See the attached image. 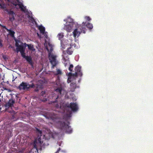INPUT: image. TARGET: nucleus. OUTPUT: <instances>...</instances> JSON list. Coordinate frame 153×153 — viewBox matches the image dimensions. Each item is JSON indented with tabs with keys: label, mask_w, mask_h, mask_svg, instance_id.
<instances>
[{
	"label": "nucleus",
	"mask_w": 153,
	"mask_h": 153,
	"mask_svg": "<svg viewBox=\"0 0 153 153\" xmlns=\"http://www.w3.org/2000/svg\"><path fill=\"white\" fill-rule=\"evenodd\" d=\"M53 45L50 43L48 42V46H46V49L48 52V56L49 61L52 65L51 68H53L58 63V61L56 59L57 56L52 52L53 50Z\"/></svg>",
	"instance_id": "nucleus-1"
},
{
	"label": "nucleus",
	"mask_w": 153,
	"mask_h": 153,
	"mask_svg": "<svg viewBox=\"0 0 153 153\" xmlns=\"http://www.w3.org/2000/svg\"><path fill=\"white\" fill-rule=\"evenodd\" d=\"M35 87L36 88L34 89L35 91L37 92L39 89H42V85L37 84L35 85L33 83L29 85L28 83L22 82L18 86L17 88L20 90L28 91L30 88H33Z\"/></svg>",
	"instance_id": "nucleus-2"
},
{
	"label": "nucleus",
	"mask_w": 153,
	"mask_h": 153,
	"mask_svg": "<svg viewBox=\"0 0 153 153\" xmlns=\"http://www.w3.org/2000/svg\"><path fill=\"white\" fill-rule=\"evenodd\" d=\"M57 125L59 128L65 131V132L70 134L72 132V129L71 126L67 125L64 122L59 121L57 123Z\"/></svg>",
	"instance_id": "nucleus-3"
},
{
	"label": "nucleus",
	"mask_w": 153,
	"mask_h": 153,
	"mask_svg": "<svg viewBox=\"0 0 153 153\" xmlns=\"http://www.w3.org/2000/svg\"><path fill=\"white\" fill-rule=\"evenodd\" d=\"M86 23L83 22L82 25H79V27L76 28L73 32L74 36V37H78L81 33H85V25Z\"/></svg>",
	"instance_id": "nucleus-4"
},
{
	"label": "nucleus",
	"mask_w": 153,
	"mask_h": 153,
	"mask_svg": "<svg viewBox=\"0 0 153 153\" xmlns=\"http://www.w3.org/2000/svg\"><path fill=\"white\" fill-rule=\"evenodd\" d=\"M75 73H72L70 72L68 73V76L70 77H76L79 76L81 77L82 75V73L81 71V67L78 65L76 66L74 69Z\"/></svg>",
	"instance_id": "nucleus-5"
},
{
	"label": "nucleus",
	"mask_w": 153,
	"mask_h": 153,
	"mask_svg": "<svg viewBox=\"0 0 153 153\" xmlns=\"http://www.w3.org/2000/svg\"><path fill=\"white\" fill-rule=\"evenodd\" d=\"M72 77H70L68 80L67 82L68 83L71 82L70 84V91L73 92L74 91L75 89L77 88H78V86H76V82L75 81L74 82L72 81L71 80Z\"/></svg>",
	"instance_id": "nucleus-6"
},
{
	"label": "nucleus",
	"mask_w": 153,
	"mask_h": 153,
	"mask_svg": "<svg viewBox=\"0 0 153 153\" xmlns=\"http://www.w3.org/2000/svg\"><path fill=\"white\" fill-rule=\"evenodd\" d=\"M46 117L48 119L51 120L53 121H55L56 120L59 119V118L58 115L50 112H48L46 114Z\"/></svg>",
	"instance_id": "nucleus-7"
},
{
	"label": "nucleus",
	"mask_w": 153,
	"mask_h": 153,
	"mask_svg": "<svg viewBox=\"0 0 153 153\" xmlns=\"http://www.w3.org/2000/svg\"><path fill=\"white\" fill-rule=\"evenodd\" d=\"M65 106L67 108H70L73 111H76L78 109V106L76 103L71 102L69 104L67 103L65 104Z\"/></svg>",
	"instance_id": "nucleus-8"
},
{
	"label": "nucleus",
	"mask_w": 153,
	"mask_h": 153,
	"mask_svg": "<svg viewBox=\"0 0 153 153\" xmlns=\"http://www.w3.org/2000/svg\"><path fill=\"white\" fill-rule=\"evenodd\" d=\"M10 2L12 4L14 5L15 6H16L17 5H18V6L19 7L21 10L22 11L24 12L25 13L27 12L28 13H29V12L27 10H25L24 9V6L22 3L17 4L16 1H13L12 0H11Z\"/></svg>",
	"instance_id": "nucleus-9"
},
{
	"label": "nucleus",
	"mask_w": 153,
	"mask_h": 153,
	"mask_svg": "<svg viewBox=\"0 0 153 153\" xmlns=\"http://www.w3.org/2000/svg\"><path fill=\"white\" fill-rule=\"evenodd\" d=\"M15 103V100L13 99L12 98L9 99L7 102L4 105L6 109L10 107L13 106Z\"/></svg>",
	"instance_id": "nucleus-10"
},
{
	"label": "nucleus",
	"mask_w": 153,
	"mask_h": 153,
	"mask_svg": "<svg viewBox=\"0 0 153 153\" xmlns=\"http://www.w3.org/2000/svg\"><path fill=\"white\" fill-rule=\"evenodd\" d=\"M20 49L18 50V51H16V52L18 53L19 52H20L22 56L24 58H25L26 56L25 55V48L24 47L23 48H20Z\"/></svg>",
	"instance_id": "nucleus-11"
},
{
	"label": "nucleus",
	"mask_w": 153,
	"mask_h": 153,
	"mask_svg": "<svg viewBox=\"0 0 153 153\" xmlns=\"http://www.w3.org/2000/svg\"><path fill=\"white\" fill-rule=\"evenodd\" d=\"M15 41L16 42L15 45L17 47L16 48V51H17L20 49V48H23L24 47V46L22 45H19L18 42H20V41L18 40L17 39L15 40Z\"/></svg>",
	"instance_id": "nucleus-12"
},
{
	"label": "nucleus",
	"mask_w": 153,
	"mask_h": 153,
	"mask_svg": "<svg viewBox=\"0 0 153 153\" xmlns=\"http://www.w3.org/2000/svg\"><path fill=\"white\" fill-rule=\"evenodd\" d=\"M3 28L6 30L9 33L10 35L12 37H14V35L15 33L14 31L11 30L10 29H8L5 26H2Z\"/></svg>",
	"instance_id": "nucleus-13"
},
{
	"label": "nucleus",
	"mask_w": 153,
	"mask_h": 153,
	"mask_svg": "<svg viewBox=\"0 0 153 153\" xmlns=\"http://www.w3.org/2000/svg\"><path fill=\"white\" fill-rule=\"evenodd\" d=\"M24 47L25 48L27 47L28 46V48L30 50H31L33 51H35V49L33 47V45L30 44V45H27L26 44V43H25L24 44Z\"/></svg>",
	"instance_id": "nucleus-14"
},
{
	"label": "nucleus",
	"mask_w": 153,
	"mask_h": 153,
	"mask_svg": "<svg viewBox=\"0 0 153 153\" xmlns=\"http://www.w3.org/2000/svg\"><path fill=\"white\" fill-rule=\"evenodd\" d=\"M74 50L71 45H70V46L67 48L66 50V52L67 54L69 55H71L73 52Z\"/></svg>",
	"instance_id": "nucleus-15"
},
{
	"label": "nucleus",
	"mask_w": 153,
	"mask_h": 153,
	"mask_svg": "<svg viewBox=\"0 0 153 153\" xmlns=\"http://www.w3.org/2000/svg\"><path fill=\"white\" fill-rule=\"evenodd\" d=\"M72 27L71 25H65L64 27V29L66 30L68 32H70Z\"/></svg>",
	"instance_id": "nucleus-16"
},
{
	"label": "nucleus",
	"mask_w": 153,
	"mask_h": 153,
	"mask_svg": "<svg viewBox=\"0 0 153 153\" xmlns=\"http://www.w3.org/2000/svg\"><path fill=\"white\" fill-rule=\"evenodd\" d=\"M27 62H28L29 64L31 65H33V62L32 59L31 57L29 56H26L25 58Z\"/></svg>",
	"instance_id": "nucleus-17"
},
{
	"label": "nucleus",
	"mask_w": 153,
	"mask_h": 153,
	"mask_svg": "<svg viewBox=\"0 0 153 153\" xmlns=\"http://www.w3.org/2000/svg\"><path fill=\"white\" fill-rule=\"evenodd\" d=\"M85 22L86 23L85 25V28L86 27L88 28L90 30H91L93 28V26L92 24L90 23H87L86 22Z\"/></svg>",
	"instance_id": "nucleus-18"
},
{
	"label": "nucleus",
	"mask_w": 153,
	"mask_h": 153,
	"mask_svg": "<svg viewBox=\"0 0 153 153\" xmlns=\"http://www.w3.org/2000/svg\"><path fill=\"white\" fill-rule=\"evenodd\" d=\"M39 29L41 33L42 34H44L45 31V29L44 27L42 26H39Z\"/></svg>",
	"instance_id": "nucleus-19"
},
{
	"label": "nucleus",
	"mask_w": 153,
	"mask_h": 153,
	"mask_svg": "<svg viewBox=\"0 0 153 153\" xmlns=\"http://www.w3.org/2000/svg\"><path fill=\"white\" fill-rule=\"evenodd\" d=\"M54 73L55 75L57 76L61 75L62 74V72L59 69H57L56 72H54Z\"/></svg>",
	"instance_id": "nucleus-20"
},
{
	"label": "nucleus",
	"mask_w": 153,
	"mask_h": 153,
	"mask_svg": "<svg viewBox=\"0 0 153 153\" xmlns=\"http://www.w3.org/2000/svg\"><path fill=\"white\" fill-rule=\"evenodd\" d=\"M6 11L8 13V14L9 15L13 16V15L15 14L14 13L12 10H8L6 9Z\"/></svg>",
	"instance_id": "nucleus-21"
},
{
	"label": "nucleus",
	"mask_w": 153,
	"mask_h": 153,
	"mask_svg": "<svg viewBox=\"0 0 153 153\" xmlns=\"http://www.w3.org/2000/svg\"><path fill=\"white\" fill-rule=\"evenodd\" d=\"M58 37L59 38V40H61L63 38L64 36V35L63 33H59L57 35Z\"/></svg>",
	"instance_id": "nucleus-22"
},
{
	"label": "nucleus",
	"mask_w": 153,
	"mask_h": 153,
	"mask_svg": "<svg viewBox=\"0 0 153 153\" xmlns=\"http://www.w3.org/2000/svg\"><path fill=\"white\" fill-rule=\"evenodd\" d=\"M62 90V88L61 87H60L56 89L55 90V91H56V92H58L59 94H61V92Z\"/></svg>",
	"instance_id": "nucleus-23"
},
{
	"label": "nucleus",
	"mask_w": 153,
	"mask_h": 153,
	"mask_svg": "<svg viewBox=\"0 0 153 153\" xmlns=\"http://www.w3.org/2000/svg\"><path fill=\"white\" fill-rule=\"evenodd\" d=\"M27 17L29 18L31 21H32V22H35V20L33 18L32 16H30V15H28L27 16Z\"/></svg>",
	"instance_id": "nucleus-24"
},
{
	"label": "nucleus",
	"mask_w": 153,
	"mask_h": 153,
	"mask_svg": "<svg viewBox=\"0 0 153 153\" xmlns=\"http://www.w3.org/2000/svg\"><path fill=\"white\" fill-rule=\"evenodd\" d=\"M64 20L66 22H69V23L72 22L73 21V20L70 18H68L67 19H64Z\"/></svg>",
	"instance_id": "nucleus-25"
},
{
	"label": "nucleus",
	"mask_w": 153,
	"mask_h": 153,
	"mask_svg": "<svg viewBox=\"0 0 153 153\" xmlns=\"http://www.w3.org/2000/svg\"><path fill=\"white\" fill-rule=\"evenodd\" d=\"M74 66L72 64H71L70 65L69 67L68 68V70L69 71L71 72L73 71V69Z\"/></svg>",
	"instance_id": "nucleus-26"
},
{
	"label": "nucleus",
	"mask_w": 153,
	"mask_h": 153,
	"mask_svg": "<svg viewBox=\"0 0 153 153\" xmlns=\"http://www.w3.org/2000/svg\"><path fill=\"white\" fill-rule=\"evenodd\" d=\"M9 19L11 21H13L15 20V18L13 16H9Z\"/></svg>",
	"instance_id": "nucleus-27"
},
{
	"label": "nucleus",
	"mask_w": 153,
	"mask_h": 153,
	"mask_svg": "<svg viewBox=\"0 0 153 153\" xmlns=\"http://www.w3.org/2000/svg\"><path fill=\"white\" fill-rule=\"evenodd\" d=\"M36 129L37 132L39 134V135H41L42 134V132L38 128H36Z\"/></svg>",
	"instance_id": "nucleus-28"
},
{
	"label": "nucleus",
	"mask_w": 153,
	"mask_h": 153,
	"mask_svg": "<svg viewBox=\"0 0 153 153\" xmlns=\"http://www.w3.org/2000/svg\"><path fill=\"white\" fill-rule=\"evenodd\" d=\"M85 19L88 21H90L91 20V19L88 16H86L85 17Z\"/></svg>",
	"instance_id": "nucleus-29"
},
{
	"label": "nucleus",
	"mask_w": 153,
	"mask_h": 153,
	"mask_svg": "<svg viewBox=\"0 0 153 153\" xmlns=\"http://www.w3.org/2000/svg\"><path fill=\"white\" fill-rule=\"evenodd\" d=\"M2 42V40H0V48H2L3 47Z\"/></svg>",
	"instance_id": "nucleus-30"
},
{
	"label": "nucleus",
	"mask_w": 153,
	"mask_h": 153,
	"mask_svg": "<svg viewBox=\"0 0 153 153\" xmlns=\"http://www.w3.org/2000/svg\"><path fill=\"white\" fill-rule=\"evenodd\" d=\"M58 98V95H57L56 97V100L55 101L52 102H53L55 103V102H57V99Z\"/></svg>",
	"instance_id": "nucleus-31"
},
{
	"label": "nucleus",
	"mask_w": 153,
	"mask_h": 153,
	"mask_svg": "<svg viewBox=\"0 0 153 153\" xmlns=\"http://www.w3.org/2000/svg\"><path fill=\"white\" fill-rule=\"evenodd\" d=\"M47 32H45V33H44V34H43V35H44V36H45V38H47V37H48V36H47Z\"/></svg>",
	"instance_id": "nucleus-32"
},
{
	"label": "nucleus",
	"mask_w": 153,
	"mask_h": 153,
	"mask_svg": "<svg viewBox=\"0 0 153 153\" xmlns=\"http://www.w3.org/2000/svg\"><path fill=\"white\" fill-rule=\"evenodd\" d=\"M60 149L59 148L57 150V151L55 153H59Z\"/></svg>",
	"instance_id": "nucleus-33"
},
{
	"label": "nucleus",
	"mask_w": 153,
	"mask_h": 153,
	"mask_svg": "<svg viewBox=\"0 0 153 153\" xmlns=\"http://www.w3.org/2000/svg\"><path fill=\"white\" fill-rule=\"evenodd\" d=\"M0 6V8L1 9H4L5 8L4 6V5H1H1Z\"/></svg>",
	"instance_id": "nucleus-34"
},
{
	"label": "nucleus",
	"mask_w": 153,
	"mask_h": 153,
	"mask_svg": "<svg viewBox=\"0 0 153 153\" xmlns=\"http://www.w3.org/2000/svg\"><path fill=\"white\" fill-rule=\"evenodd\" d=\"M71 114V112H69V114H67V116L68 117H70V115Z\"/></svg>",
	"instance_id": "nucleus-35"
},
{
	"label": "nucleus",
	"mask_w": 153,
	"mask_h": 153,
	"mask_svg": "<svg viewBox=\"0 0 153 153\" xmlns=\"http://www.w3.org/2000/svg\"><path fill=\"white\" fill-rule=\"evenodd\" d=\"M56 107L57 108H58L59 107V105L58 104H57L56 106Z\"/></svg>",
	"instance_id": "nucleus-36"
},
{
	"label": "nucleus",
	"mask_w": 153,
	"mask_h": 153,
	"mask_svg": "<svg viewBox=\"0 0 153 153\" xmlns=\"http://www.w3.org/2000/svg\"><path fill=\"white\" fill-rule=\"evenodd\" d=\"M57 79L59 80L60 79V77L59 76H57Z\"/></svg>",
	"instance_id": "nucleus-37"
},
{
	"label": "nucleus",
	"mask_w": 153,
	"mask_h": 153,
	"mask_svg": "<svg viewBox=\"0 0 153 153\" xmlns=\"http://www.w3.org/2000/svg\"><path fill=\"white\" fill-rule=\"evenodd\" d=\"M16 0L17 1V2L20 3V2L19 1V0Z\"/></svg>",
	"instance_id": "nucleus-38"
},
{
	"label": "nucleus",
	"mask_w": 153,
	"mask_h": 153,
	"mask_svg": "<svg viewBox=\"0 0 153 153\" xmlns=\"http://www.w3.org/2000/svg\"><path fill=\"white\" fill-rule=\"evenodd\" d=\"M37 35H38V36L39 37H40V36H39V34L38 33H37Z\"/></svg>",
	"instance_id": "nucleus-39"
},
{
	"label": "nucleus",
	"mask_w": 153,
	"mask_h": 153,
	"mask_svg": "<svg viewBox=\"0 0 153 153\" xmlns=\"http://www.w3.org/2000/svg\"><path fill=\"white\" fill-rule=\"evenodd\" d=\"M0 26H1V27H3V26H4L3 25H1L0 24Z\"/></svg>",
	"instance_id": "nucleus-40"
},
{
	"label": "nucleus",
	"mask_w": 153,
	"mask_h": 153,
	"mask_svg": "<svg viewBox=\"0 0 153 153\" xmlns=\"http://www.w3.org/2000/svg\"><path fill=\"white\" fill-rule=\"evenodd\" d=\"M64 111L65 112V110H64Z\"/></svg>",
	"instance_id": "nucleus-41"
},
{
	"label": "nucleus",
	"mask_w": 153,
	"mask_h": 153,
	"mask_svg": "<svg viewBox=\"0 0 153 153\" xmlns=\"http://www.w3.org/2000/svg\"><path fill=\"white\" fill-rule=\"evenodd\" d=\"M48 139H49L48 138V139H47V138H46V139H47V140H48Z\"/></svg>",
	"instance_id": "nucleus-42"
},
{
	"label": "nucleus",
	"mask_w": 153,
	"mask_h": 153,
	"mask_svg": "<svg viewBox=\"0 0 153 153\" xmlns=\"http://www.w3.org/2000/svg\"><path fill=\"white\" fill-rule=\"evenodd\" d=\"M1 5V4L0 3V6Z\"/></svg>",
	"instance_id": "nucleus-43"
},
{
	"label": "nucleus",
	"mask_w": 153,
	"mask_h": 153,
	"mask_svg": "<svg viewBox=\"0 0 153 153\" xmlns=\"http://www.w3.org/2000/svg\"><path fill=\"white\" fill-rule=\"evenodd\" d=\"M45 137V135H44V137Z\"/></svg>",
	"instance_id": "nucleus-44"
}]
</instances>
